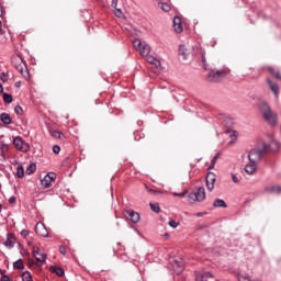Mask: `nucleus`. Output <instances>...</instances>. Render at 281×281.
Returning <instances> with one entry per match:
<instances>
[{"label": "nucleus", "mask_w": 281, "mask_h": 281, "mask_svg": "<svg viewBox=\"0 0 281 281\" xmlns=\"http://www.w3.org/2000/svg\"><path fill=\"white\" fill-rule=\"evenodd\" d=\"M259 111L269 126H276L278 124V115L271 111V105L268 102L262 101L259 103Z\"/></svg>", "instance_id": "f257e3e1"}, {"label": "nucleus", "mask_w": 281, "mask_h": 281, "mask_svg": "<svg viewBox=\"0 0 281 281\" xmlns=\"http://www.w3.org/2000/svg\"><path fill=\"white\" fill-rule=\"evenodd\" d=\"M267 150H269L267 143H260L257 147L249 151L248 161H252L254 164H260V161H262V155H265Z\"/></svg>", "instance_id": "f03ea898"}, {"label": "nucleus", "mask_w": 281, "mask_h": 281, "mask_svg": "<svg viewBox=\"0 0 281 281\" xmlns=\"http://www.w3.org/2000/svg\"><path fill=\"white\" fill-rule=\"evenodd\" d=\"M196 201H205V188L200 187L196 192L189 194V203H196Z\"/></svg>", "instance_id": "7ed1b4c3"}, {"label": "nucleus", "mask_w": 281, "mask_h": 281, "mask_svg": "<svg viewBox=\"0 0 281 281\" xmlns=\"http://www.w3.org/2000/svg\"><path fill=\"white\" fill-rule=\"evenodd\" d=\"M228 71L225 69L222 70H212L209 72L207 79L210 82H220V80H223L225 76H227Z\"/></svg>", "instance_id": "20e7f679"}, {"label": "nucleus", "mask_w": 281, "mask_h": 281, "mask_svg": "<svg viewBox=\"0 0 281 281\" xmlns=\"http://www.w3.org/2000/svg\"><path fill=\"white\" fill-rule=\"evenodd\" d=\"M133 45L137 52H139L140 55L143 56H148L150 55V45L142 43L139 40H134Z\"/></svg>", "instance_id": "39448f33"}, {"label": "nucleus", "mask_w": 281, "mask_h": 281, "mask_svg": "<svg viewBox=\"0 0 281 281\" xmlns=\"http://www.w3.org/2000/svg\"><path fill=\"white\" fill-rule=\"evenodd\" d=\"M13 63H16L15 68L21 72V76L25 78V80H30V72H27V68L25 64H23V59L21 57L13 58Z\"/></svg>", "instance_id": "423d86ee"}, {"label": "nucleus", "mask_w": 281, "mask_h": 281, "mask_svg": "<svg viewBox=\"0 0 281 281\" xmlns=\"http://www.w3.org/2000/svg\"><path fill=\"white\" fill-rule=\"evenodd\" d=\"M13 145L18 150H21V153H27V150H30V144L25 143L21 136L13 138Z\"/></svg>", "instance_id": "0eeeda50"}, {"label": "nucleus", "mask_w": 281, "mask_h": 281, "mask_svg": "<svg viewBox=\"0 0 281 281\" xmlns=\"http://www.w3.org/2000/svg\"><path fill=\"white\" fill-rule=\"evenodd\" d=\"M54 181H56V173L52 172V173H47L41 180V184L43 188H49L52 186V183H54Z\"/></svg>", "instance_id": "6e6552de"}, {"label": "nucleus", "mask_w": 281, "mask_h": 281, "mask_svg": "<svg viewBox=\"0 0 281 281\" xmlns=\"http://www.w3.org/2000/svg\"><path fill=\"white\" fill-rule=\"evenodd\" d=\"M35 233L37 234V236H42L43 238H47L49 236V233L47 232V228L43 223L36 224Z\"/></svg>", "instance_id": "1a4fd4ad"}, {"label": "nucleus", "mask_w": 281, "mask_h": 281, "mask_svg": "<svg viewBox=\"0 0 281 281\" xmlns=\"http://www.w3.org/2000/svg\"><path fill=\"white\" fill-rule=\"evenodd\" d=\"M214 183H216V175H214L213 172L207 173L206 188L209 192H212V190H214Z\"/></svg>", "instance_id": "9d476101"}, {"label": "nucleus", "mask_w": 281, "mask_h": 281, "mask_svg": "<svg viewBox=\"0 0 281 281\" xmlns=\"http://www.w3.org/2000/svg\"><path fill=\"white\" fill-rule=\"evenodd\" d=\"M14 245H16V236H14L12 233H9L4 241V247H7V249H12Z\"/></svg>", "instance_id": "9b49d317"}, {"label": "nucleus", "mask_w": 281, "mask_h": 281, "mask_svg": "<svg viewBox=\"0 0 281 281\" xmlns=\"http://www.w3.org/2000/svg\"><path fill=\"white\" fill-rule=\"evenodd\" d=\"M33 255L37 262H45L47 260V255L41 252V249H38V247H35L33 249Z\"/></svg>", "instance_id": "f8f14e48"}, {"label": "nucleus", "mask_w": 281, "mask_h": 281, "mask_svg": "<svg viewBox=\"0 0 281 281\" xmlns=\"http://www.w3.org/2000/svg\"><path fill=\"white\" fill-rule=\"evenodd\" d=\"M125 218H127V221H131L132 223H139V213L135 211H126Z\"/></svg>", "instance_id": "ddd939ff"}, {"label": "nucleus", "mask_w": 281, "mask_h": 281, "mask_svg": "<svg viewBox=\"0 0 281 281\" xmlns=\"http://www.w3.org/2000/svg\"><path fill=\"white\" fill-rule=\"evenodd\" d=\"M267 83L272 93H274V97L278 98L280 95V87L278 83L272 82L271 79H267Z\"/></svg>", "instance_id": "4468645a"}, {"label": "nucleus", "mask_w": 281, "mask_h": 281, "mask_svg": "<svg viewBox=\"0 0 281 281\" xmlns=\"http://www.w3.org/2000/svg\"><path fill=\"white\" fill-rule=\"evenodd\" d=\"M256 170H258V164L257 162L249 161L245 166V172L247 175H254L256 172Z\"/></svg>", "instance_id": "2eb2a0df"}, {"label": "nucleus", "mask_w": 281, "mask_h": 281, "mask_svg": "<svg viewBox=\"0 0 281 281\" xmlns=\"http://www.w3.org/2000/svg\"><path fill=\"white\" fill-rule=\"evenodd\" d=\"M173 29L177 34H181L183 32V25L181 24V18L175 16L173 18Z\"/></svg>", "instance_id": "dca6fc26"}, {"label": "nucleus", "mask_w": 281, "mask_h": 281, "mask_svg": "<svg viewBox=\"0 0 281 281\" xmlns=\"http://www.w3.org/2000/svg\"><path fill=\"white\" fill-rule=\"evenodd\" d=\"M173 271L175 273L179 274L183 272V261L181 259L173 260Z\"/></svg>", "instance_id": "f3484780"}, {"label": "nucleus", "mask_w": 281, "mask_h": 281, "mask_svg": "<svg viewBox=\"0 0 281 281\" xmlns=\"http://www.w3.org/2000/svg\"><path fill=\"white\" fill-rule=\"evenodd\" d=\"M146 60L147 63H149L150 65H155V67L157 69H159V67H161V61H159V59H157L155 56L153 55H148L146 56Z\"/></svg>", "instance_id": "a211bd4d"}, {"label": "nucleus", "mask_w": 281, "mask_h": 281, "mask_svg": "<svg viewBox=\"0 0 281 281\" xmlns=\"http://www.w3.org/2000/svg\"><path fill=\"white\" fill-rule=\"evenodd\" d=\"M267 147H268L267 153H270V150L272 153H277V150H280V143L278 140H272L270 142L269 145H267Z\"/></svg>", "instance_id": "6ab92c4d"}, {"label": "nucleus", "mask_w": 281, "mask_h": 281, "mask_svg": "<svg viewBox=\"0 0 281 281\" xmlns=\"http://www.w3.org/2000/svg\"><path fill=\"white\" fill-rule=\"evenodd\" d=\"M0 120L2 124H7V125L12 124V117H10V114L8 113L0 114Z\"/></svg>", "instance_id": "aec40b11"}, {"label": "nucleus", "mask_w": 281, "mask_h": 281, "mask_svg": "<svg viewBox=\"0 0 281 281\" xmlns=\"http://www.w3.org/2000/svg\"><path fill=\"white\" fill-rule=\"evenodd\" d=\"M266 190L270 194H281V186H270Z\"/></svg>", "instance_id": "412c9836"}, {"label": "nucleus", "mask_w": 281, "mask_h": 281, "mask_svg": "<svg viewBox=\"0 0 281 281\" xmlns=\"http://www.w3.org/2000/svg\"><path fill=\"white\" fill-rule=\"evenodd\" d=\"M158 8H160V10H162V12H170V10H171L170 3L164 2V1L158 2Z\"/></svg>", "instance_id": "4be33fe9"}, {"label": "nucleus", "mask_w": 281, "mask_h": 281, "mask_svg": "<svg viewBox=\"0 0 281 281\" xmlns=\"http://www.w3.org/2000/svg\"><path fill=\"white\" fill-rule=\"evenodd\" d=\"M207 278H212V272H205L203 274H196L195 281H207Z\"/></svg>", "instance_id": "5701e85b"}, {"label": "nucleus", "mask_w": 281, "mask_h": 281, "mask_svg": "<svg viewBox=\"0 0 281 281\" xmlns=\"http://www.w3.org/2000/svg\"><path fill=\"white\" fill-rule=\"evenodd\" d=\"M213 207H227V203L223 199H216L213 203Z\"/></svg>", "instance_id": "b1692460"}, {"label": "nucleus", "mask_w": 281, "mask_h": 281, "mask_svg": "<svg viewBox=\"0 0 281 281\" xmlns=\"http://www.w3.org/2000/svg\"><path fill=\"white\" fill-rule=\"evenodd\" d=\"M179 54L180 56H183L184 60H188V48L186 47V45H180Z\"/></svg>", "instance_id": "393cba45"}, {"label": "nucleus", "mask_w": 281, "mask_h": 281, "mask_svg": "<svg viewBox=\"0 0 281 281\" xmlns=\"http://www.w3.org/2000/svg\"><path fill=\"white\" fill-rule=\"evenodd\" d=\"M50 271L53 273H56L59 277L65 276V270L63 268H59V267H50Z\"/></svg>", "instance_id": "a878e982"}, {"label": "nucleus", "mask_w": 281, "mask_h": 281, "mask_svg": "<svg viewBox=\"0 0 281 281\" xmlns=\"http://www.w3.org/2000/svg\"><path fill=\"white\" fill-rule=\"evenodd\" d=\"M16 177L19 179H23V177H25V169L23 168V165L18 166Z\"/></svg>", "instance_id": "bb28decb"}, {"label": "nucleus", "mask_w": 281, "mask_h": 281, "mask_svg": "<svg viewBox=\"0 0 281 281\" xmlns=\"http://www.w3.org/2000/svg\"><path fill=\"white\" fill-rule=\"evenodd\" d=\"M36 172V164L32 162L26 168V175H34Z\"/></svg>", "instance_id": "cd10ccee"}, {"label": "nucleus", "mask_w": 281, "mask_h": 281, "mask_svg": "<svg viewBox=\"0 0 281 281\" xmlns=\"http://www.w3.org/2000/svg\"><path fill=\"white\" fill-rule=\"evenodd\" d=\"M149 207L153 212H156V214H159V212H161V209L159 207V203H150Z\"/></svg>", "instance_id": "c85d7f7f"}, {"label": "nucleus", "mask_w": 281, "mask_h": 281, "mask_svg": "<svg viewBox=\"0 0 281 281\" xmlns=\"http://www.w3.org/2000/svg\"><path fill=\"white\" fill-rule=\"evenodd\" d=\"M199 56H200V58L202 60V65H203V67L205 69L206 59H205V50L203 48H200Z\"/></svg>", "instance_id": "c756f323"}, {"label": "nucleus", "mask_w": 281, "mask_h": 281, "mask_svg": "<svg viewBox=\"0 0 281 281\" xmlns=\"http://www.w3.org/2000/svg\"><path fill=\"white\" fill-rule=\"evenodd\" d=\"M14 269H25V266L23 265V259H19L13 263Z\"/></svg>", "instance_id": "7c9ffc66"}, {"label": "nucleus", "mask_w": 281, "mask_h": 281, "mask_svg": "<svg viewBox=\"0 0 281 281\" xmlns=\"http://www.w3.org/2000/svg\"><path fill=\"white\" fill-rule=\"evenodd\" d=\"M50 135L52 137H55V139H60V137H63V133L56 130H50Z\"/></svg>", "instance_id": "2f4dec72"}, {"label": "nucleus", "mask_w": 281, "mask_h": 281, "mask_svg": "<svg viewBox=\"0 0 281 281\" xmlns=\"http://www.w3.org/2000/svg\"><path fill=\"white\" fill-rule=\"evenodd\" d=\"M12 94H9V93H3V101L7 103V104H12Z\"/></svg>", "instance_id": "473e14b6"}, {"label": "nucleus", "mask_w": 281, "mask_h": 281, "mask_svg": "<svg viewBox=\"0 0 281 281\" xmlns=\"http://www.w3.org/2000/svg\"><path fill=\"white\" fill-rule=\"evenodd\" d=\"M22 281H32V273L25 271L22 273Z\"/></svg>", "instance_id": "72a5a7b5"}, {"label": "nucleus", "mask_w": 281, "mask_h": 281, "mask_svg": "<svg viewBox=\"0 0 281 281\" xmlns=\"http://www.w3.org/2000/svg\"><path fill=\"white\" fill-rule=\"evenodd\" d=\"M221 157V154H216L213 159L211 160V165L210 168H214V166H216V161H218V158Z\"/></svg>", "instance_id": "f704fd0d"}, {"label": "nucleus", "mask_w": 281, "mask_h": 281, "mask_svg": "<svg viewBox=\"0 0 281 281\" xmlns=\"http://www.w3.org/2000/svg\"><path fill=\"white\" fill-rule=\"evenodd\" d=\"M168 225L171 226L172 229H177V227H179V223H177L175 220H170Z\"/></svg>", "instance_id": "c9c22d12"}, {"label": "nucleus", "mask_w": 281, "mask_h": 281, "mask_svg": "<svg viewBox=\"0 0 281 281\" xmlns=\"http://www.w3.org/2000/svg\"><path fill=\"white\" fill-rule=\"evenodd\" d=\"M114 14L119 19H124V12H122L120 9H115Z\"/></svg>", "instance_id": "e433bc0d"}, {"label": "nucleus", "mask_w": 281, "mask_h": 281, "mask_svg": "<svg viewBox=\"0 0 281 281\" xmlns=\"http://www.w3.org/2000/svg\"><path fill=\"white\" fill-rule=\"evenodd\" d=\"M14 113H16V115H23V108H21V105H16L14 108Z\"/></svg>", "instance_id": "4c0bfd02"}, {"label": "nucleus", "mask_w": 281, "mask_h": 281, "mask_svg": "<svg viewBox=\"0 0 281 281\" xmlns=\"http://www.w3.org/2000/svg\"><path fill=\"white\" fill-rule=\"evenodd\" d=\"M8 149H9L8 144L5 143L0 144V150H2L3 153H8Z\"/></svg>", "instance_id": "58836bf2"}, {"label": "nucleus", "mask_w": 281, "mask_h": 281, "mask_svg": "<svg viewBox=\"0 0 281 281\" xmlns=\"http://www.w3.org/2000/svg\"><path fill=\"white\" fill-rule=\"evenodd\" d=\"M232 180H233V183H240V178H238L236 173H232Z\"/></svg>", "instance_id": "ea45409f"}, {"label": "nucleus", "mask_w": 281, "mask_h": 281, "mask_svg": "<svg viewBox=\"0 0 281 281\" xmlns=\"http://www.w3.org/2000/svg\"><path fill=\"white\" fill-rule=\"evenodd\" d=\"M147 192H149L150 194H161V191H157V190H153L149 189L148 187H146Z\"/></svg>", "instance_id": "a19ab883"}, {"label": "nucleus", "mask_w": 281, "mask_h": 281, "mask_svg": "<svg viewBox=\"0 0 281 281\" xmlns=\"http://www.w3.org/2000/svg\"><path fill=\"white\" fill-rule=\"evenodd\" d=\"M53 153H55V155H58L60 153V146L58 145L53 146Z\"/></svg>", "instance_id": "79ce46f5"}, {"label": "nucleus", "mask_w": 281, "mask_h": 281, "mask_svg": "<svg viewBox=\"0 0 281 281\" xmlns=\"http://www.w3.org/2000/svg\"><path fill=\"white\" fill-rule=\"evenodd\" d=\"M186 194H188V191H184L182 193H173V196H179L180 199H183V196H186Z\"/></svg>", "instance_id": "37998d69"}, {"label": "nucleus", "mask_w": 281, "mask_h": 281, "mask_svg": "<svg viewBox=\"0 0 281 281\" xmlns=\"http://www.w3.org/2000/svg\"><path fill=\"white\" fill-rule=\"evenodd\" d=\"M59 252L65 256V254H67V248L65 246H60L59 247Z\"/></svg>", "instance_id": "c03bdc74"}, {"label": "nucleus", "mask_w": 281, "mask_h": 281, "mask_svg": "<svg viewBox=\"0 0 281 281\" xmlns=\"http://www.w3.org/2000/svg\"><path fill=\"white\" fill-rule=\"evenodd\" d=\"M9 203H11V205H14V203H16V196H11L9 199Z\"/></svg>", "instance_id": "a18cd8bd"}, {"label": "nucleus", "mask_w": 281, "mask_h": 281, "mask_svg": "<svg viewBox=\"0 0 281 281\" xmlns=\"http://www.w3.org/2000/svg\"><path fill=\"white\" fill-rule=\"evenodd\" d=\"M270 71L273 74V76H276V78H279L281 80V75L280 72H276L272 69H270Z\"/></svg>", "instance_id": "49530a36"}, {"label": "nucleus", "mask_w": 281, "mask_h": 281, "mask_svg": "<svg viewBox=\"0 0 281 281\" xmlns=\"http://www.w3.org/2000/svg\"><path fill=\"white\" fill-rule=\"evenodd\" d=\"M5 14V10L3 9V5L0 4V16H3Z\"/></svg>", "instance_id": "de8ad7c7"}, {"label": "nucleus", "mask_w": 281, "mask_h": 281, "mask_svg": "<svg viewBox=\"0 0 281 281\" xmlns=\"http://www.w3.org/2000/svg\"><path fill=\"white\" fill-rule=\"evenodd\" d=\"M0 281H11L10 277L3 274Z\"/></svg>", "instance_id": "09e8293b"}, {"label": "nucleus", "mask_w": 281, "mask_h": 281, "mask_svg": "<svg viewBox=\"0 0 281 281\" xmlns=\"http://www.w3.org/2000/svg\"><path fill=\"white\" fill-rule=\"evenodd\" d=\"M112 8L117 9V0H112Z\"/></svg>", "instance_id": "8fccbe9b"}, {"label": "nucleus", "mask_w": 281, "mask_h": 281, "mask_svg": "<svg viewBox=\"0 0 281 281\" xmlns=\"http://www.w3.org/2000/svg\"><path fill=\"white\" fill-rule=\"evenodd\" d=\"M0 78H1V80H3V82H5V80H8V77H5L4 74H2V75L0 76Z\"/></svg>", "instance_id": "3c124183"}, {"label": "nucleus", "mask_w": 281, "mask_h": 281, "mask_svg": "<svg viewBox=\"0 0 281 281\" xmlns=\"http://www.w3.org/2000/svg\"><path fill=\"white\" fill-rule=\"evenodd\" d=\"M247 280H249V278H247V277H240L239 278V281H247Z\"/></svg>", "instance_id": "603ef678"}, {"label": "nucleus", "mask_w": 281, "mask_h": 281, "mask_svg": "<svg viewBox=\"0 0 281 281\" xmlns=\"http://www.w3.org/2000/svg\"><path fill=\"white\" fill-rule=\"evenodd\" d=\"M3 93V86L0 83V95Z\"/></svg>", "instance_id": "864d4df0"}, {"label": "nucleus", "mask_w": 281, "mask_h": 281, "mask_svg": "<svg viewBox=\"0 0 281 281\" xmlns=\"http://www.w3.org/2000/svg\"><path fill=\"white\" fill-rule=\"evenodd\" d=\"M204 215H205V213H196L198 217H201V216H204Z\"/></svg>", "instance_id": "5fc2aeb1"}, {"label": "nucleus", "mask_w": 281, "mask_h": 281, "mask_svg": "<svg viewBox=\"0 0 281 281\" xmlns=\"http://www.w3.org/2000/svg\"><path fill=\"white\" fill-rule=\"evenodd\" d=\"M23 236H27V231H22Z\"/></svg>", "instance_id": "6e6d98bb"}, {"label": "nucleus", "mask_w": 281, "mask_h": 281, "mask_svg": "<svg viewBox=\"0 0 281 281\" xmlns=\"http://www.w3.org/2000/svg\"><path fill=\"white\" fill-rule=\"evenodd\" d=\"M15 87H21V81L15 82Z\"/></svg>", "instance_id": "4d7b16f0"}, {"label": "nucleus", "mask_w": 281, "mask_h": 281, "mask_svg": "<svg viewBox=\"0 0 281 281\" xmlns=\"http://www.w3.org/2000/svg\"><path fill=\"white\" fill-rule=\"evenodd\" d=\"M1 27H2V23H1V21H0V30H1Z\"/></svg>", "instance_id": "13d9d810"}, {"label": "nucleus", "mask_w": 281, "mask_h": 281, "mask_svg": "<svg viewBox=\"0 0 281 281\" xmlns=\"http://www.w3.org/2000/svg\"><path fill=\"white\" fill-rule=\"evenodd\" d=\"M0 212H1V204H0Z\"/></svg>", "instance_id": "bf43d9fd"}]
</instances>
